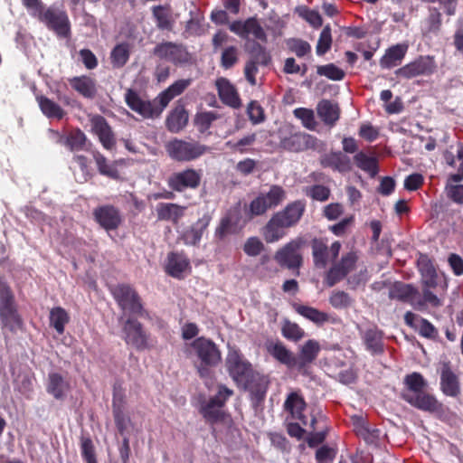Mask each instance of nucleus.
<instances>
[{
  "label": "nucleus",
  "mask_w": 463,
  "mask_h": 463,
  "mask_svg": "<svg viewBox=\"0 0 463 463\" xmlns=\"http://www.w3.org/2000/svg\"><path fill=\"white\" fill-rule=\"evenodd\" d=\"M190 347L192 354L197 358L194 366L200 378H211L212 368L222 362V352L218 345L212 339L200 336L190 344Z\"/></svg>",
  "instance_id": "1"
},
{
  "label": "nucleus",
  "mask_w": 463,
  "mask_h": 463,
  "mask_svg": "<svg viewBox=\"0 0 463 463\" xmlns=\"http://www.w3.org/2000/svg\"><path fill=\"white\" fill-rule=\"evenodd\" d=\"M0 320L4 327L16 333L24 327V321L18 313L14 295L8 283L0 278Z\"/></svg>",
  "instance_id": "2"
},
{
  "label": "nucleus",
  "mask_w": 463,
  "mask_h": 463,
  "mask_svg": "<svg viewBox=\"0 0 463 463\" xmlns=\"http://www.w3.org/2000/svg\"><path fill=\"white\" fill-rule=\"evenodd\" d=\"M232 394V389L221 384L214 396L201 403L199 412L206 422L214 425L225 421L228 414L223 411V407Z\"/></svg>",
  "instance_id": "3"
},
{
  "label": "nucleus",
  "mask_w": 463,
  "mask_h": 463,
  "mask_svg": "<svg viewBox=\"0 0 463 463\" xmlns=\"http://www.w3.org/2000/svg\"><path fill=\"white\" fill-rule=\"evenodd\" d=\"M110 292L121 310L141 317H148V312L144 308L139 294L131 285L117 284L111 288Z\"/></svg>",
  "instance_id": "4"
},
{
  "label": "nucleus",
  "mask_w": 463,
  "mask_h": 463,
  "mask_svg": "<svg viewBox=\"0 0 463 463\" xmlns=\"http://www.w3.org/2000/svg\"><path fill=\"white\" fill-rule=\"evenodd\" d=\"M152 54L161 61L172 63L176 67H185L193 64V54L188 51L187 47L181 43L176 42H162L157 43Z\"/></svg>",
  "instance_id": "5"
},
{
  "label": "nucleus",
  "mask_w": 463,
  "mask_h": 463,
  "mask_svg": "<svg viewBox=\"0 0 463 463\" xmlns=\"http://www.w3.org/2000/svg\"><path fill=\"white\" fill-rule=\"evenodd\" d=\"M122 333L126 344L137 351L150 350L155 346L156 341L137 318L128 317L122 325Z\"/></svg>",
  "instance_id": "6"
},
{
  "label": "nucleus",
  "mask_w": 463,
  "mask_h": 463,
  "mask_svg": "<svg viewBox=\"0 0 463 463\" xmlns=\"http://www.w3.org/2000/svg\"><path fill=\"white\" fill-rule=\"evenodd\" d=\"M286 199V191L280 185L273 184L269 192L260 193L246 208L247 215L251 219L265 214L269 209L279 206Z\"/></svg>",
  "instance_id": "7"
},
{
  "label": "nucleus",
  "mask_w": 463,
  "mask_h": 463,
  "mask_svg": "<svg viewBox=\"0 0 463 463\" xmlns=\"http://www.w3.org/2000/svg\"><path fill=\"white\" fill-rule=\"evenodd\" d=\"M165 151L170 158L177 162H191L206 153L208 147L196 141H185L174 138L168 141Z\"/></svg>",
  "instance_id": "8"
},
{
  "label": "nucleus",
  "mask_w": 463,
  "mask_h": 463,
  "mask_svg": "<svg viewBox=\"0 0 463 463\" xmlns=\"http://www.w3.org/2000/svg\"><path fill=\"white\" fill-rule=\"evenodd\" d=\"M304 243L305 241L300 237L291 240L276 251L274 260L281 268L296 271L295 274L298 276L303 263L300 249Z\"/></svg>",
  "instance_id": "9"
},
{
  "label": "nucleus",
  "mask_w": 463,
  "mask_h": 463,
  "mask_svg": "<svg viewBox=\"0 0 463 463\" xmlns=\"http://www.w3.org/2000/svg\"><path fill=\"white\" fill-rule=\"evenodd\" d=\"M124 98L128 107L144 118H157L164 110L158 97L153 100L143 99L133 89H128Z\"/></svg>",
  "instance_id": "10"
},
{
  "label": "nucleus",
  "mask_w": 463,
  "mask_h": 463,
  "mask_svg": "<svg viewBox=\"0 0 463 463\" xmlns=\"http://www.w3.org/2000/svg\"><path fill=\"white\" fill-rule=\"evenodd\" d=\"M225 366L227 372L237 386L242 383L245 379L254 371L251 364L244 357L240 350L229 349Z\"/></svg>",
  "instance_id": "11"
},
{
  "label": "nucleus",
  "mask_w": 463,
  "mask_h": 463,
  "mask_svg": "<svg viewBox=\"0 0 463 463\" xmlns=\"http://www.w3.org/2000/svg\"><path fill=\"white\" fill-rule=\"evenodd\" d=\"M202 181V171L194 168H185L184 170L171 174L166 180L167 186L175 192L183 193L186 190L197 189Z\"/></svg>",
  "instance_id": "12"
},
{
  "label": "nucleus",
  "mask_w": 463,
  "mask_h": 463,
  "mask_svg": "<svg viewBox=\"0 0 463 463\" xmlns=\"http://www.w3.org/2000/svg\"><path fill=\"white\" fill-rule=\"evenodd\" d=\"M358 256L354 251H349L342 255L338 261L326 271L325 283L327 287H334L343 280L356 266Z\"/></svg>",
  "instance_id": "13"
},
{
  "label": "nucleus",
  "mask_w": 463,
  "mask_h": 463,
  "mask_svg": "<svg viewBox=\"0 0 463 463\" xmlns=\"http://www.w3.org/2000/svg\"><path fill=\"white\" fill-rule=\"evenodd\" d=\"M341 246V243L336 241L328 247L326 239L314 238L311 241V249L315 267L317 269H325L330 259L335 260L338 257Z\"/></svg>",
  "instance_id": "14"
},
{
  "label": "nucleus",
  "mask_w": 463,
  "mask_h": 463,
  "mask_svg": "<svg viewBox=\"0 0 463 463\" xmlns=\"http://www.w3.org/2000/svg\"><path fill=\"white\" fill-rule=\"evenodd\" d=\"M34 17L60 36H67L70 33V22L64 11L53 7L43 8Z\"/></svg>",
  "instance_id": "15"
},
{
  "label": "nucleus",
  "mask_w": 463,
  "mask_h": 463,
  "mask_svg": "<svg viewBox=\"0 0 463 463\" xmlns=\"http://www.w3.org/2000/svg\"><path fill=\"white\" fill-rule=\"evenodd\" d=\"M269 384V378L254 370L238 387L249 392L251 401L259 405L266 398Z\"/></svg>",
  "instance_id": "16"
},
{
  "label": "nucleus",
  "mask_w": 463,
  "mask_h": 463,
  "mask_svg": "<svg viewBox=\"0 0 463 463\" xmlns=\"http://www.w3.org/2000/svg\"><path fill=\"white\" fill-rule=\"evenodd\" d=\"M436 69V63L430 56H420L413 61L399 68L395 74L404 79H412L417 76L430 75Z\"/></svg>",
  "instance_id": "17"
},
{
  "label": "nucleus",
  "mask_w": 463,
  "mask_h": 463,
  "mask_svg": "<svg viewBox=\"0 0 463 463\" xmlns=\"http://www.w3.org/2000/svg\"><path fill=\"white\" fill-rule=\"evenodd\" d=\"M93 217L99 225L106 231H115L123 219L118 208L111 204L98 206L93 210Z\"/></svg>",
  "instance_id": "18"
},
{
  "label": "nucleus",
  "mask_w": 463,
  "mask_h": 463,
  "mask_svg": "<svg viewBox=\"0 0 463 463\" xmlns=\"http://www.w3.org/2000/svg\"><path fill=\"white\" fill-rule=\"evenodd\" d=\"M402 397L409 404L422 411L437 414L444 412L443 403L438 401V399L433 394H430L425 392H422L417 395L403 392Z\"/></svg>",
  "instance_id": "19"
},
{
  "label": "nucleus",
  "mask_w": 463,
  "mask_h": 463,
  "mask_svg": "<svg viewBox=\"0 0 463 463\" xmlns=\"http://www.w3.org/2000/svg\"><path fill=\"white\" fill-rule=\"evenodd\" d=\"M229 28L241 38L246 39L252 35L257 40L267 42V34L256 17H250L243 22L234 21Z\"/></svg>",
  "instance_id": "20"
},
{
  "label": "nucleus",
  "mask_w": 463,
  "mask_h": 463,
  "mask_svg": "<svg viewBox=\"0 0 463 463\" xmlns=\"http://www.w3.org/2000/svg\"><path fill=\"white\" fill-rule=\"evenodd\" d=\"M251 58L245 64L244 75L248 82L256 85V75L259 71L258 64L268 65L270 61L269 55L266 49L260 43H255L251 49Z\"/></svg>",
  "instance_id": "21"
},
{
  "label": "nucleus",
  "mask_w": 463,
  "mask_h": 463,
  "mask_svg": "<svg viewBox=\"0 0 463 463\" xmlns=\"http://www.w3.org/2000/svg\"><path fill=\"white\" fill-rule=\"evenodd\" d=\"M440 390L449 397H458L461 392L458 375L452 370L450 362H444L440 369Z\"/></svg>",
  "instance_id": "22"
},
{
  "label": "nucleus",
  "mask_w": 463,
  "mask_h": 463,
  "mask_svg": "<svg viewBox=\"0 0 463 463\" xmlns=\"http://www.w3.org/2000/svg\"><path fill=\"white\" fill-rule=\"evenodd\" d=\"M317 139L307 133L297 132L280 140V146L288 151L300 152L314 148Z\"/></svg>",
  "instance_id": "23"
},
{
  "label": "nucleus",
  "mask_w": 463,
  "mask_h": 463,
  "mask_svg": "<svg viewBox=\"0 0 463 463\" xmlns=\"http://www.w3.org/2000/svg\"><path fill=\"white\" fill-rule=\"evenodd\" d=\"M404 322L411 328L418 331L419 335L424 338L436 340L439 332L438 329L426 318L420 317L411 311L404 314Z\"/></svg>",
  "instance_id": "24"
},
{
  "label": "nucleus",
  "mask_w": 463,
  "mask_h": 463,
  "mask_svg": "<svg viewBox=\"0 0 463 463\" xmlns=\"http://www.w3.org/2000/svg\"><path fill=\"white\" fill-rule=\"evenodd\" d=\"M266 350L269 355L288 368H294L298 364L294 353L288 349L279 340L267 342Z\"/></svg>",
  "instance_id": "25"
},
{
  "label": "nucleus",
  "mask_w": 463,
  "mask_h": 463,
  "mask_svg": "<svg viewBox=\"0 0 463 463\" xmlns=\"http://www.w3.org/2000/svg\"><path fill=\"white\" fill-rule=\"evenodd\" d=\"M305 211V202L297 200L288 203L283 210L277 212L275 215L287 228H290L298 223Z\"/></svg>",
  "instance_id": "26"
},
{
  "label": "nucleus",
  "mask_w": 463,
  "mask_h": 463,
  "mask_svg": "<svg viewBox=\"0 0 463 463\" xmlns=\"http://www.w3.org/2000/svg\"><path fill=\"white\" fill-rule=\"evenodd\" d=\"M91 126L103 147L107 150H112L116 146V138L105 118L99 115L95 116L91 119Z\"/></svg>",
  "instance_id": "27"
},
{
  "label": "nucleus",
  "mask_w": 463,
  "mask_h": 463,
  "mask_svg": "<svg viewBox=\"0 0 463 463\" xmlns=\"http://www.w3.org/2000/svg\"><path fill=\"white\" fill-rule=\"evenodd\" d=\"M222 102L232 109H239L241 101L236 88L226 78H219L215 82Z\"/></svg>",
  "instance_id": "28"
},
{
  "label": "nucleus",
  "mask_w": 463,
  "mask_h": 463,
  "mask_svg": "<svg viewBox=\"0 0 463 463\" xmlns=\"http://www.w3.org/2000/svg\"><path fill=\"white\" fill-rule=\"evenodd\" d=\"M190 260L183 252H170L167 255L165 272L175 279H183L184 272L190 269Z\"/></svg>",
  "instance_id": "29"
},
{
  "label": "nucleus",
  "mask_w": 463,
  "mask_h": 463,
  "mask_svg": "<svg viewBox=\"0 0 463 463\" xmlns=\"http://www.w3.org/2000/svg\"><path fill=\"white\" fill-rule=\"evenodd\" d=\"M365 348L373 355L384 352L383 332L376 326L367 328L362 336Z\"/></svg>",
  "instance_id": "30"
},
{
  "label": "nucleus",
  "mask_w": 463,
  "mask_h": 463,
  "mask_svg": "<svg viewBox=\"0 0 463 463\" xmlns=\"http://www.w3.org/2000/svg\"><path fill=\"white\" fill-rule=\"evenodd\" d=\"M70 86L81 95L83 98L88 99H93L97 95L96 80L88 76H75L68 79Z\"/></svg>",
  "instance_id": "31"
},
{
  "label": "nucleus",
  "mask_w": 463,
  "mask_h": 463,
  "mask_svg": "<svg viewBox=\"0 0 463 463\" xmlns=\"http://www.w3.org/2000/svg\"><path fill=\"white\" fill-rule=\"evenodd\" d=\"M71 390L70 382L59 373H50L48 375L46 392L54 399L62 401Z\"/></svg>",
  "instance_id": "32"
},
{
  "label": "nucleus",
  "mask_w": 463,
  "mask_h": 463,
  "mask_svg": "<svg viewBox=\"0 0 463 463\" xmlns=\"http://www.w3.org/2000/svg\"><path fill=\"white\" fill-rule=\"evenodd\" d=\"M323 167H328L340 173H348L352 170V163L349 156L342 152H331L320 158Z\"/></svg>",
  "instance_id": "33"
},
{
  "label": "nucleus",
  "mask_w": 463,
  "mask_h": 463,
  "mask_svg": "<svg viewBox=\"0 0 463 463\" xmlns=\"http://www.w3.org/2000/svg\"><path fill=\"white\" fill-rule=\"evenodd\" d=\"M212 221V217L210 214L205 213L203 216L197 220L195 223H194L188 230L184 231L182 238L186 245H197L203 232L206 231Z\"/></svg>",
  "instance_id": "34"
},
{
  "label": "nucleus",
  "mask_w": 463,
  "mask_h": 463,
  "mask_svg": "<svg viewBox=\"0 0 463 463\" xmlns=\"http://www.w3.org/2000/svg\"><path fill=\"white\" fill-rule=\"evenodd\" d=\"M419 295L418 289L411 284L395 281L389 289V298L413 304V298Z\"/></svg>",
  "instance_id": "35"
},
{
  "label": "nucleus",
  "mask_w": 463,
  "mask_h": 463,
  "mask_svg": "<svg viewBox=\"0 0 463 463\" xmlns=\"http://www.w3.org/2000/svg\"><path fill=\"white\" fill-rule=\"evenodd\" d=\"M417 266L421 275L422 285L427 288H436L438 285L437 271L427 254H420L417 260Z\"/></svg>",
  "instance_id": "36"
},
{
  "label": "nucleus",
  "mask_w": 463,
  "mask_h": 463,
  "mask_svg": "<svg viewBox=\"0 0 463 463\" xmlns=\"http://www.w3.org/2000/svg\"><path fill=\"white\" fill-rule=\"evenodd\" d=\"M152 15L156 27L161 31L172 32L175 26V19L168 5H159L152 7Z\"/></svg>",
  "instance_id": "37"
},
{
  "label": "nucleus",
  "mask_w": 463,
  "mask_h": 463,
  "mask_svg": "<svg viewBox=\"0 0 463 463\" xmlns=\"http://www.w3.org/2000/svg\"><path fill=\"white\" fill-rule=\"evenodd\" d=\"M317 111L320 119L329 127L335 126L340 117L338 105L328 99L319 101L317 106Z\"/></svg>",
  "instance_id": "38"
},
{
  "label": "nucleus",
  "mask_w": 463,
  "mask_h": 463,
  "mask_svg": "<svg viewBox=\"0 0 463 463\" xmlns=\"http://www.w3.org/2000/svg\"><path fill=\"white\" fill-rule=\"evenodd\" d=\"M185 206L172 203H160L156 205V215L158 220L171 221L177 223L184 215Z\"/></svg>",
  "instance_id": "39"
},
{
  "label": "nucleus",
  "mask_w": 463,
  "mask_h": 463,
  "mask_svg": "<svg viewBox=\"0 0 463 463\" xmlns=\"http://www.w3.org/2000/svg\"><path fill=\"white\" fill-rule=\"evenodd\" d=\"M292 307L298 315L313 322L317 326H322L330 321V316L327 313L320 311L313 307L293 303Z\"/></svg>",
  "instance_id": "40"
},
{
  "label": "nucleus",
  "mask_w": 463,
  "mask_h": 463,
  "mask_svg": "<svg viewBox=\"0 0 463 463\" xmlns=\"http://www.w3.org/2000/svg\"><path fill=\"white\" fill-rule=\"evenodd\" d=\"M188 122V112L183 105L176 106L166 118V128L172 133L181 131Z\"/></svg>",
  "instance_id": "41"
},
{
  "label": "nucleus",
  "mask_w": 463,
  "mask_h": 463,
  "mask_svg": "<svg viewBox=\"0 0 463 463\" xmlns=\"http://www.w3.org/2000/svg\"><path fill=\"white\" fill-rule=\"evenodd\" d=\"M407 52V46L396 44L387 49L385 54L380 60V65L383 69H391L398 66L403 60Z\"/></svg>",
  "instance_id": "42"
},
{
  "label": "nucleus",
  "mask_w": 463,
  "mask_h": 463,
  "mask_svg": "<svg viewBox=\"0 0 463 463\" xmlns=\"http://www.w3.org/2000/svg\"><path fill=\"white\" fill-rule=\"evenodd\" d=\"M307 407L304 398L297 392H290L285 402L284 409L294 418L302 420L305 423L303 412Z\"/></svg>",
  "instance_id": "43"
},
{
  "label": "nucleus",
  "mask_w": 463,
  "mask_h": 463,
  "mask_svg": "<svg viewBox=\"0 0 463 463\" xmlns=\"http://www.w3.org/2000/svg\"><path fill=\"white\" fill-rule=\"evenodd\" d=\"M192 83L191 79H181L175 80L166 90L158 95V99L165 109L175 97L181 95Z\"/></svg>",
  "instance_id": "44"
},
{
  "label": "nucleus",
  "mask_w": 463,
  "mask_h": 463,
  "mask_svg": "<svg viewBox=\"0 0 463 463\" xmlns=\"http://www.w3.org/2000/svg\"><path fill=\"white\" fill-rule=\"evenodd\" d=\"M285 229L287 227L274 213L263 228V237L268 243L278 241L284 237Z\"/></svg>",
  "instance_id": "45"
},
{
  "label": "nucleus",
  "mask_w": 463,
  "mask_h": 463,
  "mask_svg": "<svg viewBox=\"0 0 463 463\" xmlns=\"http://www.w3.org/2000/svg\"><path fill=\"white\" fill-rule=\"evenodd\" d=\"M321 350L318 341L309 339L301 346L299 351L298 368L313 363L318 356Z\"/></svg>",
  "instance_id": "46"
},
{
  "label": "nucleus",
  "mask_w": 463,
  "mask_h": 463,
  "mask_svg": "<svg viewBox=\"0 0 463 463\" xmlns=\"http://www.w3.org/2000/svg\"><path fill=\"white\" fill-rule=\"evenodd\" d=\"M36 99L41 111L47 118L61 119L65 116L63 109L51 99L42 95L38 96Z\"/></svg>",
  "instance_id": "47"
},
{
  "label": "nucleus",
  "mask_w": 463,
  "mask_h": 463,
  "mask_svg": "<svg viewBox=\"0 0 463 463\" xmlns=\"http://www.w3.org/2000/svg\"><path fill=\"white\" fill-rule=\"evenodd\" d=\"M61 142L71 151L83 150L87 142V137L80 128L70 131L67 136L61 137Z\"/></svg>",
  "instance_id": "48"
},
{
  "label": "nucleus",
  "mask_w": 463,
  "mask_h": 463,
  "mask_svg": "<svg viewBox=\"0 0 463 463\" xmlns=\"http://www.w3.org/2000/svg\"><path fill=\"white\" fill-rule=\"evenodd\" d=\"M130 57V45L128 43H118L110 52V62L114 68L124 67Z\"/></svg>",
  "instance_id": "49"
},
{
  "label": "nucleus",
  "mask_w": 463,
  "mask_h": 463,
  "mask_svg": "<svg viewBox=\"0 0 463 463\" xmlns=\"http://www.w3.org/2000/svg\"><path fill=\"white\" fill-rule=\"evenodd\" d=\"M354 161L358 168L374 177L378 171V161L376 157L368 156L364 152L360 151L354 156Z\"/></svg>",
  "instance_id": "50"
},
{
  "label": "nucleus",
  "mask_w": 463,
  "mask_h": 463,
  "mask_svg": "<svg viewBox=\"0 0 463 463\" xmlns=\"http://www.w3.org/2000/svg\"><path fill=\"white\" fill-rule=\"evenodd\" d=\"M50 326H52L59 335L64 333L65 326L70 321L68 312L61 307H55L50 311Z\"/></svg>",
  "instance_id": "51"
},
{
  "label": "nucleus",
  "mask_w": 463,
  "mask_h": 463,
  "mask_svg": "<svg viewBox=\"0 0 463 463\" xmlns=\"http://www.w3.org/2000/svg\"><path fill=\"white\" fill-rule=\"evenodd\" d=\"M404 385L413 393L412 395H417L424 392L428 383L421 373L414 372L404 377Z\"/></svg>",
  "instance_id": "52"
},
{
  "label": "nucleus",
  "mask_w": 463,
  "mask_h": 463,
  "mask_svg": "<svg viewBox=\"0 0 463 463\" xmlns=\"http://www.w3.org/2000/svg\"><path fill=\"white\" fill-rule=\"evenodd\" d=\"M93 156L100 175L115 180L119 179V173L117 167L109 165L107 158L102 154L96 152Z\"/></svg>",
  "instance_id": "53"
},
{
  "label": "nucleus",
  "mask_w": 463,
  "mask_h": 463,
  "mask_svg": "<svg viewBox=\"0 0 463 463\" xmlns=\"http://www.w3.org/2000/svg\"><path fill=\"white\" fill-rule=\"evenodd\" d=\"M282 335L290 341L298 342L305 336V331L297 323L285 319L281 326Z\"/></svg>",
  "instance_id": "54"
},
{
  "label": "nucleus",
  "mask_w": 463,
  "mask_h": 463,
  "mask_svg": "<svg viewBox=\"0 0 463 463\" xmlns=\"http://www.w3.org/2000/svg\"><path fill=\"white\" fill-rule=\"evenodd\" d=\"M219 118L215 111H202L196 113L194 117V125L202 134L205 133L212 126L213 122Z\"/></svg>",
  "instance_id": "55"
},
{
  "label": "nucleus",
  "mask_w": 463,
  "mask_h": 463,
  "mask_svg": "<svg viewBox=\"0 0 463 463\" xmlns=\"http://www.w3.org/2000/svg\"><path fill=\"white\" fill-rule=\"evenodd\" d=\"M329 304L335 309L348 308L354 303L352 297L344 290H334L328 298Z\"/></svg>",
  "instance_id": "56"
},
{
  "label": "nucleus",
  "mask_w": 463,
  "mask_h": 463,
  "mask_svg": "<svg viewBox=\"0 0 463 463\" xmlns=\"http://www.w3.org/2000/svg\"><path fill=\"white\" fill-rule=\"evenodd\" d=\"M286 45L288 51L298 58H303L311 52V45L300 38H289L286 40Z\"/></svg>",
  "instance_id": "57"
},
{
  "label": "nucleus",
  "mask_w": 463,
  "mask_h": 463,
  "mask_svg": "<svg viewBox=\"0 0 463 463\" xmlns=\"http://www.w3.org/2000/svg\"><path fill=\"white\" fill-rule=\"evenodd\" d=\"M240 51L236 46H228L222 52L220 64L224 70L232 69L239 61Z\"/></svg>",
  "instance_id": "58"
},
{
  "label": "nucleus",
  "mask_w": 463,
  "mask_h": 463,
  "mask_svg": "<svg viewBox=\"0 0 463 463\" xmlns=\"http://www.w3.org/2000/svg\"><path fill=\"white\" fill-rule=\"evenodd\" d=\"M294 116L301 120L302 125L310 130H314L317 127L314 111L310 109L298 108L293 110Z\"/></svg>",
  "instance_id": "59"
},
{
  "label": "nucleus",
  "mask_w": 463,
  "mask_h": 463,
  "mask_svg": "<svg viewBox=\"0 0 463 463\" xmlns=\"http://www.w3.org/2000/svg\"><path fill=\"white\" fill-rule=\"evenodd\" d=\"M332 45V35L330 25H326L320 33L317 43V54L319 56L326 53Z\"/></svg>",
  "instance_id": "60"
},
{
  "label": "nucleus",
  "mask_w": 463,
  "mask_h": 463,
  "mask_svg": "<svg viewBox=\"0 0 463 463\" xmlns=\"http://www.w3.org/2000/svg\"><path fill=\"white\" fill-rule=\"evenodd\" d=\"M317 72L320 76H325L332 80H341L345 78V72L334 63L320 65L317 67Z\"/></svg>",
  "instance_id": "61"
},
{
  "label": "nucleus",
  "mask_w": 463,
  "mask_h": 463,
  "mask_svg": "<svg viewBox=\"0 0 463 463\" xmlns=\"http://www.w3.org/2000/svg\"><path fill=\"white\" fill-rule=\"evenodd\" d=\"M80 450L82 458L86 461V463H98L95 448L90 437H81Z\"/></svg>",
  "instance_id": "62"
},
{
  "label": "nucleus",
  "mask_w": 463,
  "mask_h": 463,
  "mask_svg": "<svg viewBox=\"0 0 463 463\" xmlns=\"http://www.w3.org/2000/svg\"><path fill=\"white\" fill-rule=\"evenodd\" d=\"M257 139V135L255 133L247 135L243 137L242 138L239 139L236 142L233 141H228L226 142V146L231 148L232 150L235 152H239L241 154L246 153L247 149L246 146H252Z\"/></svg>",
  "instance_id": "63"
},
{
  "label": "nucleus",
  "mask_w": 463,
  "mask_h": 463,
  "mask_svg": "<svg viewBox=\"0 0 463 463\" xmlns=\"http://www.w3.org/2000/svg\"><path fill=\"white\" fill-rule=\"evenodd\" d=\"M264 250L263 242L258 237H250L244 243L243 250L250 257H256Z\"/></svg>",
  "instance_id": "64"
}]
</instances>
